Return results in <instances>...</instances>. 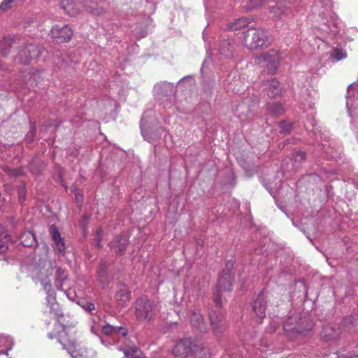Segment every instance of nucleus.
Segmentation results:
<instances>
[{
  "mask_svg": "<svg viewBox=\"0 0 358 358\" xmlns=\"http://www.w3.org/2000/svg\"><path fill=\"white\" fill-rule=\"evenodd\" d=\"M327 178L328 179H332L333 178H331V175H334V174H335V173H332V172H331V171H329V172H327Z\"/></svg>",
  "mask_w": 358,
  "mask_h": 358,
  "instance_id": "50",
  "label": "nucleus"
},
{
  "mask_svg": "<svg viewBox=\"0 0 358 358\" xmlns=\"http://www.w3.org/2000/svg\"><path fill=\"white\" fill-rule=\"evenodd\" d=\"M20 241L21 243L24 247H32L34 246L36 241L35 236L34 234L31 231H25L21 236H20Z\"/></svg>",
  "mask_w": 358,
  "mask_h": 358,
  "instance_id": "32",
  "label": "nucleus"
},
{
  "mask_svg": "<svg viewBox=\"0 0 358 358\" xmlns=\"http://www.w3.org/2000/svg\"><path fill=\"white\" fill-rule=\"evenodd\" d=\"M229 89L232 90V91H234L236 93L240 92V90L238 89L236 90L235 87H229Z\"/></svg>",
  "mask_w": 358,
  "mask_h": 358,
  "instance_id": "52",
  "label": "nucleus"
},
{
  "mask_svg": "<svg viewBox=\"0 0 358 358\" xmlns=\"http://www.w3.org/2000/svg\"><path fill=\"white\" fill-rule=\"evenodd\" d=\"M265 1L266 0H248L245 5L244 6V8L247 10H252L259 6H262L265 3Z\"/></svg>",
  "mask_w": 358,
  "mask_h": 358,
  "instance_id": "38",
  "label": "nucleus"
},
{
  "mask_svg": "<svg viewBox=\"0 0 358 358\" xmlns=\"http://www.w3.org/2000/svg\"><path fill=\"white\" fill-rule=\"evenodd\" d=\"M279 127L280 129V132L288 134L292 130V124L289 122L282 121L279 123Z\"/></svg>",
  "mask_w": 358,
  "mask_h": 358,
  "instance_id": "42",
  "label": "nucleus"
},
{
  "mask_svg": "<svg viewBox=\"0 0 358 358\" xmlns=\"http://www.w3.org/2000/svg\"><path fill=\"white\" fill-rule=\"evenodd\" d=\"M311 125H312L313 127H315V122H314V121H313V120L311 122Z\"/></svg>",
  "mask_w": 358,
  "mask_h": 358,
  "instance_id": "54",
  "label": "nucleus"
},
{
  "mask_svg": "<svg viewBox=\"0 0 358 358\" xmlns=\"http://www.w3.org/2000/svg\"><path fill=\"white\" fill-rule=\"evenodd\" d=\"M102 229L99 228L96 231V237L94 241L97 247H101Z\"/></svg>",
  "mask_w": 358,
  "mask_h": 358,
  "instance_id": "47",
  "label": "nucleus"
},
{
  "mask_svg": "<svg viewBox=\"0 0 358 358\" xmlns=\"http://www.w3.org/2000/svg\"><path fill=\"white\" fill-rule=\"evenodd\" d=\"M340 334L339 327L336 324H328L324 327L321 332L322 338L327 342L336 340Z\"/></svg>",
  "mask_w": 358,
  "mask_h": 358,
  "instance_id": "20",
  "label": "nucleus"
},
{
  "mask_svg": "<svg viewBox=\"0 0 358 358\" xmlns=\"http://www.w3.org/2000/svg\"><path fill=\"white\" fill-rule=\"evenodd\" d=\"M242 37L244 45L249 50L264 48L271 43L267 31L261 28H248Z\"/></svg>",
  "mask_w": 358,
  "mask_h": 358,
  "instance_id": "3",
  "label": "nucleus"
},
{
  "mask_svg": "<svg viewBox=\"0 0 358 358\" xmlns=\"http://www.w3.org/2000/svg\"><path fill=\"white\" fill-rule=\"evenodd\" d=\"M306 159V153L301 150H294L292 154L291 159L294 161L295 164H300Z\"/></svg>",
  "mask_w": 358,
  "mask_h": 358,
  "instance_id": "40",
  "label": "nucleus"
},
{
  "mask_svg": "<svg viewBox=\"0 0 358 358\" xmlns=\"http://www.w3.org/2000/svg\"><path fill=\"white\" fill-rule=\"evenodd\" d=\"M15 0H3L0 4L1 10H6Z\"/></svg>",
  "mask_w": 358,
  "mask_h": 358,
  "instance_id": "45",
  "label": "nucleus"
},
{
  "mask_svg": "<svg viewBox=\"0 0 358 358\" xmlns=\"http://www.w3.org/2000/svg\"><path fill=\"white\" fill-rule=\"evenodd\" d=\"M281 59V54L279 51L271 50L257 57V62L264 67L268 73L274 74L277 72Z\"/></svg>",
  "mask_w": 358,
  "mask_h": 358,
  "instance_id": "7",
  "label": "nucleus"
},
{
  "mask_svg": "<svg viewBox=\"0 0 358 358\" xmlns=\"http://www.w3.org/2000/svg\"><path fill=\"white\" fill-rule=\"evenodd\" d=\"M154 302L146 296H141L136 301L135 315L139 321H148L153 315Z\"/></svg>",
  "mask_w": 358,
  "mask_h": 358,
  "instance_id": "9",
  "label": "nucleus"
},
{
  "mask_svg": "<svg viewBox=\"0 0 358 358\" xmlns=\"http://www.w3.org/2000/svg\"><path fill=\"white\" fill-rule=\"evenodd\" d=\"M296 8L294 3L285 0L280 1L270 7V13L276 18H280L282 15L291 17L294 16Z\"/></svg>",
  "mask_w": 358,
  "mask_h": 358,
  "instance_id": "11",
  "label": "nucleus"
},
{
  "mask_svg": "<svg viewBox=\"0 0 358 358\" xmlns=\"http://www.w3.org/2000/svg\"><path fill=\"white\" fill-rule=\"evenodd\" d=\"M76 303L90 314H92V313L96 310L95 305L92 302L87 301L83 299H78Z\"/></svg>",
  "mask_w": 358,
  "mask_h": 358,
  "instance_id": "36",
  "label": "nucleus"
},
{
  "mask_svg": "<svg viewBox=\"0 0 358 358\" xmlns=\"http://www.w3.org/2000/svg\"><path fill=\"white\" fill-rule=\"evenodd\" d=\"M48 336L50 339H52L55 337V336L52 333H48Z\"/></svg>",
  "mask_w": 358,
  "mask_h": 358,
  "instance_id": "51",
  "label": "nucleus"
},
{
  "mask_svg": "<svg viewBox=\"0 0 358 358\" xmlns=\"http://www.w3.org/2000/svg\"><path fill=\"white\" fill-rule=\"evenodd\" d=\"M151 113H152L151 111H145L143 114V116H142V118L141 120V134H142L143 138L145 141H148L149 143H150L152 144H155L157 142L158 137H157L155 136V137H152L151 135H150L148 131L145 129V124L148 122L147 117Z\"/></svg>",
  "mask_w": 358,
  "mask_h": 358,
  "instance_id": "25",
  "label": "nucleus"
},
{
  "mask_svg": "<svg viewBox=\"0 0 358 358\" xmlns=\"http://www.w3.org/2000/svg\"><path fill=\"white\" fill-rule=\"evenodd\" d=\"M100 329L101 332L110 336L108 340L99 337L101 343L105 346L115 345L122 342V341L128 335V330L124 327H117L110 324L101 325Z\"/></svg>",
  "mask_w": 358,
  "mask_h": 358,
  "instance_id": "6",
  "label": "nucleus"
},
{
  "mask_svg": "<svg viewBox=\"0 0 358 358\" xmlns=\"http://www.w3.org/2000/svg\"><path fill=\"white\" fill-rule=\"evenodd\" d=\"M316 101V98L313 95L308 94V98L305 99V102L302 103V108L306 110L308 108L313 109Z\"/></svg>",
  "mask_w": 358,
  "mask_h": 358,
  "instance_id": "41",
  "label": "nucleus"
},
{
  "mask_svg": "<svg viewBox=\"0 0 358 358\" xmlns=\"http://www.w3.org/2000/svg\"><path fill=\"white\" fill-rule=\"evenodd\" d=\"M129 242V237L125 235H120L117 236L115 240L110 243L111 249H113L117 255H122Z\"/></svg>",
  "mask_w": 358,
  "mask_h": 358,
  "instance_id": "22",
  "label": "nucleus"
},
{
  "mask_svg": "<svg viewBox=\"0 0 358 358\" xmlns=\"http://www.w3.org/2000/svg\"><path fill=\"white\" fill-rule=\"evenodd\" d=\"M131 293L126 287L120 289L115 294V299L120 306H124L130 299Z\"/></svg>",
  "mask_w": 358,
  "mask_h": 358,
  "instance_id": "33",
  "label": "nucleus"
},
{
  "mask_svg": "<svg viewBox=\"0 0 358 358\" xmlns=\"http://www.w3.org/2000/svg\"><path fill=\"white\" fill-rule=\"evenodd\" d=\"M264 85V90L268 96L275 98L281 94L282 86L275 78L267 80Z\"/></svg>",
  "mask_w": 358,
  "mask_h": 358,
  "instance_id": "21",
  "label": "nucleus"
},
{
  "mask_svg": "<svg viewBox=\"0 0 358 358\" xmlns=\"http://www.w3.org/2000/svg\"><path fill=\"white\" fill-rule=\"evenodd\" d=\"M65 294L70 301H75L76 303L78 301L76 299L78 298V295L73 288L68 289L65 291Z\"/></svg>",
  "mask_w": 358,
  "mask_h": 358,
  "instance_id": "43",
  "label": "nucleus"
},
{
  "mask_svg": "<svg viewBox=\"0 0 358 358\" xmlns=\"http://www.w3.org/2000/svg\"><path fill=\"white\" fill-rule=\"evenodd\" d=\"M43 51V48L40 45L29 43L20 50L15 60L20 64H28L31 60L38 59Z\"/></svg>",
  "mask_w": 358,
  "mask_h": 358,
  "instance_id": "8",
  "label": "nucleus"
},
{
  "mask_svg": "<svg viewBox=\"0 0 358 358\" xmlns=\"http://www.w3.org/2000/svg\"><path fill=\"white\" fill-rule=\"evenodd\" d=\"M37 78H39V73L38 72L29 71L24 76V81L25 86L27 88L33 87Z\"/></svg>",
  "mask_w": 358,
  "mask_h": 358,
  "instance_id": "35",
  "label": "nucleus"
},
{
  "mask_svg": "<svg viewBox=\"0 0 358 358\" xmlns=\"http://www.w3.org/2000/svg\"><path fill=\"white\" fill-rule=\"evenodd\" d=\"M192 346L189 339H181L175 344L172 352L176 357H185L191 354Z\"/></svg>",
  "mask_w": 358,
  "mask_h": 358,
  "instance_id": "17",
  "label": "nucleus"
},
{
  "mask_svg": "<svg viewBox=\"0 0 358 358\" xmlns=\"http://www.w3.org/2000/svg\"><path fill=\"white\" fill-rule=\"evenodd\" d=\"M29 270L32 278L39 281L43 286L46 294V303L49 308V313L53 317H58L60 315V310L56 301L55 289L51 285V277L55 273V286L60 289L67 278V271L61 267L56 268L52 262L45 258L35 259L29 266Z\"/></svg>",
  "mask_w": 358,
  "mask_h": 358,
  "instance_id": "1",
  "label": "nucleus"
},
{
  "mask_svg": "<svg viewBox=\"0 0 358 358\" xmlns=\"http://www.w3.org/2000/svg\"><path fill=\"white\" fill-rule=\"evenodd\" d=\"M13 338L7 335L0 334V356L8 358V352L13 348Z\"/></svg>",
  "mask_w": 358,
  "mask_h": 358,
  "instance_id": "24",
  "label": "nucleus"
},
{
  "mask_svg": "<svg viewBox=\"0 0 358 358\" xmlns=\"http://www.w3.org/2000/svg\"><path fill=\"white\" fill-rule=\"evenodd\" d=\"M266 189L269 192V193L275 198L277 196L280 195V187L282 186V184L278 185L275 183L274 185L273 184H265L264 185Z\"/></svg>",
  "mask_w": 358,
  "mask_h": 358,
  "instance_id": "39",
  "label": "nucleus"
},
{
  "mask_svg": "<svg viewBox=\"0 0 358 358\" xmlns=\"http://www.w3.org/2000/svg\"><path fill=\"white\" fill-rule=\"evenodd\" d=\"M252 307L257 322H262L266 316V301L264 292H261L252 302Z\"/></svg>",
  "mask_w": 358,
  "mask_h": 358,
  "instance_id": "16",
  "label": "nucleus"
},
{
  "mask_svg": "<svg viewBox=\"0 0 358 358\" xmlns=\"http://www.w3.org/2000/svg\"><path fill=\"white\" fill-rule=\"evenodd\" d=\"M313 328L312 322L308 317L298 318V316H292L283 322V329L287 336L292 338L296 334H306Z\"/></svg>",
  "mask_w": 358,
  "mask_h": 358,
  "instance_id": "4",
  "label": "nucleus"
},
{
  "mask_svg": "<svg viewBox=\"0 0 358 358\" xmlns=\"http://www.w3.org/2000/svg\"><path fill=\"white\" fill-rule=\"evenodd\" d=\"M15 43L14 39L11 37H5L0 41V50L1 54L6 57L10 51V48Z\"/></svg>",
  "mask_w": 358,
  "mask_h": 358,
  "instance_id": "30",
  "label": "nucleus"
},
{
  "mask_svg": "<svg viewBox=\"0 0 358 358\" xmlns=\"http://www.w3.org/2000/svg\"><path fill=\"white\" fill-rule=\"evenodd\" d=\"M191 355L195 358H210V352L208 348L204 344H194Z\"/></svg>",
  "mask_w": 358,
  "mask_h": 358,
  "instance_id": "26",
  "label": "nucleus"
},
{
  "mask_svg": "<svg viewBox=\"0 0 358 358\" xmlns=\"http://www.w3.org/2000/svg\"><path fill=\"white\" fill-rule=\"evenodd\" d=\"M50 235L53 241V248L57 254L62 256L66 252V245L64 238L61 237V234L55 224H52L49 229Z\"/></svg>",
  "mask_w": 358,
  "mask_h": 358,
  "instance_id": "15",
  "label": "nucleus"
},
{
  "mask_svg": "<svg viewBox=\"0 0 358 358\" xmlns=\"http://www.w3.org/2000/svg\"><path fill=\"white\" fill-rule=\"evenodd\" d=\"M331 0H316L315 4L313 6L310 16L313 21V27L325 33L331 32L334 34L338 33V29L335 22L329 20V6Z\"/></svg>",
  "mask_w": 358,
  "mask_h": 358,
  "instance_id": "2",
  "label": "nucleus"
},
{
  "mask_svg": "<svg viewBox=\"0 0 358 358\" xmlns=\"http://www.w3.org/2000/svg\"><path fill=\"white\" fill-rule=\"evenodd\" d=\"M101 317L99 314H98V311L96 310L95 312L92 313V314H90V330L91 332L94 334L98 335L99 332L100 331L101 328Z\"/></svg>",
  "mask_w": 358,
  "mask_h": 358,
  "instance_id": "28",
  "label": "nucleus"
},
{
  "mask_svg": "<svg viewBox=\"0 0 358 358\" xmlns=\"http://www.w3.org/2000/svg\"><path fill=\"white\" fill-rule=\"evenodd\" d=\"M9 236L6 235L4 240H0V253L4 252L7 250L8 245Z\"/></svg>",
  "mask_w": 358,
  "mask_h": 358,
  "instance_id": "44",
  "label": "nucleus"
},
{
  "mask_svg": "<svg viewBox=\"0 0 358 358\" xmlns=\"http://www.w3.org/2000/svg\"><path fill=\"white\" fill-rule=\"evenodd\" d=\"M209 319L213 332L220 334L224 329V314L220 311L212 310L209 314Z\"/></svg>",
  "mask_w": 358,
  "mask_h": 358,
  "instance_id": "18",
  "label": "nucleus"
},
{
  "mask_svg": "<svg viewBox=\"0 0 358 358\" xmlns=\"http://www.w3.org/2000/svg\"><path fill=\"white\" fill-rule=\"evenodd\" d=\"M235 44L231 39L227 38L220 41L217 49L220 58H229L234 55Z\"/></svg>",
  "mask_w": 358,
  "mask_h": 358,
  "instance_id": "19",
  "label": "nucleus"
},
{
  "mask_svg": "<svg viewBox=\"0 0 358 358\" xmlns=\"http://www.w3.org/2000/svg\"><path fill=\"white\" fill-rule=\"evenodd\" d=\"M51 36L54 41L57 43H62L69 41L73 35V31L69 25L62 27L56 24L51 29Z\"/></svg>",
  "mask_w": 358,
  "mask_h": 358,
  "instance_id": "13",
  "label": "nucleus"
},
{
  "mask_svg": "<svg viewBox=\"0 0 358 358\" xmlns=\"http://www.w3.org/2000/svg\"><path fill=\"white\" fill-rule=\"evenodd\" d=\"M58 341L62 345V348L66 350L71 358H87V349L78 344L75 341L62 338L60 336Z\"/></svg>",
  "mask_w": 358,
  "mask_h": 358,
  "instance_id": "10",
  "label": "nucleus"
},
{
  "mask_svg": "<svg viewBox=\"0 0 358 358\" xmlns=\"http://www.w3.org/2000/svg\"><path fill=\"white\" fill-rule=\"evenodd\" d=\"M211 59L207 58L206 59L202 64V66L201 68V73L202 76H204L206 74V69L208 68L211 65Z\"/></svg>",
  "mask_w": 358,
  "mask_h": 358,
  "instance_id": "46",
  "label": "nucleus"
},
{
  "mask_svg": "<svg viewBox=\"0 0 358 358\" xmlns=\"http://www.w3.org/2000/svg\"><path fill=\"white\" fill-rule=\"evenodd\" d=\"M153 92L155 97L159 100L169 98L175 94L176 87L173 83L162 82L154 86Z\"/></svg>",
  "mask_w": 358,
  "mask_h": 358,
  "instance_id": "14",
  "label": "nucleus"
},
{
  "mask_svg": "<svg viewBox=\"0 0 358 358\" xmlns=\"http://www.w3.org/2000/svg\"><path fill=\"white\" fill-rule=\"evenodd\" d=\"M116 348L123 351L126 358H141V350L129 339L128 335L117 345Z\"/></svg>",
  "mask_w": 358,
  "mask_h": 358,
  "instance_id": "12",
  "label": "nucleus"
},
{
  "mask_svg": "<svg viewBox=\"0 0 358 358\" xmlns=\"http://www.w3.org/2000/svg\"><path fill=\"white\" fill-rule=\"evenodd\" d=\"M268 110L271 115L279 116L284 113L285 109L282 104L274 102L268 105Z\"/></svg>",
  "mask_w": 358,
  "mask_h": 358,
  "instance_id": "37",
  "label": "nucleus"
},
{
  "mask_svg": "<svg viewBox=\"0 0 358 358\" xmlns=\"http://www.w3.org/2000/svg\"><path fill=\"white\" fill-rule=\"evenodd\" d=\"M233 263L228 262L226 264V268L224 269L220 275L217 284L213 292V301L217 306L222 303L221 296L222 292H230L232 289V278L231 268H233Z\"/></svg>",
  "mask_w": 358,
  "mask_h": 358,
  "instance_id": "5",
  "label": "nucleus"
},
{
  "mask_svg": "<svg viewBox=\"0 0 358 358\" xmlns=\"http://www.w3.org/2000/svg\"><path fill=\"white\" fill-rule=\"evenodd\" d=\"M329 56L332 61L339 62L347 57V52L343 48L336 46L330 50Z\"/></svg>",
  "mask_w": 358,
  "mask_h": 358,
  "instance_id": "29",
  "label": "nucleus"
},
{
  "mask_svg": "<svg viewBox=\"0 0 358 358\" xmlns=\"http://www.w3.org/2000/svg\"><path fill=\"white\" fill-rule=\"evenodd\" d=\"M318 150L322 152L328 159H336L337 157V153L334 151V148L331 147V143L327 145L324 143H322L320 145H318Z\"/></svg>",
  "mask_w": 358,
  "mask_h": 358,
  "instance_id": "31",
  "label": "nucleus"
},
{
  "mask_svg": "<svg viewBox=\"0 0 358 358\" xmlns=\"http://www.w3.org/2000/svg\"><path fill=\"white\" fill-rule=\"evenodd\" d=\"M19 200L20 203H22L25 200V189L24 187H22L18 190Z\"/></svg>",
  "mask_w": 358,
  "mask_h": 358,
  "instance_id": "48",
  "label": "nucleus"
},
{
  "mask_svg": "<svg viewBox=\"0 0 358 358\" xmlns=\"http://www.w3.org/2000/svg\"><path fill=\"white\" fill-rule=\"evenodd\" d=\"M189 320L192 327L200 331L206 330L203 315L197 310H192L189 314Z\"/></svg>",
  "mask_w": 358,
  "mask_h": 358,
  "instance_id": "23",
  "label": "nucleus"
},
{
  "mask_svg": "<svg viewBox=\"0 0 358 358\" xmlns=\"http://www.w3.org/2000/svg\"><path fill=\"white\" fill-rule=\"evenodd\" d=\"M75 197H76V199L77 202H81L82 201L83 196L81 194H80L79 193L75 192Z\"/></svg>",
  "mask_w": 358,
  "mask_h": 358,
  "instance_id": "49",
  "label": "nucleus"
},
{
  "mask_svg": "<svg viewBox=\"0 0 358 358\" xmlns=\"http://www.w3.org/2000/svg\"><path fill=\"white\" fill-rule=\"evenodd\" d=\"M61 8L70 16H76L80 11L79 6L73 0H62Z\"/></svg>",
  "mask_w": 358,
  "mask_h": 358,
  "instance_id": "27",
  "label": "nucleus"
},
{
  "mask_svg": "<svg viewBox=\"0 0 358 358\" xmlns=\"http://www.w3.org/2000/svg\"><path fill=\"white\" fill-rule=\"evenodd\" d=\"M249 24V20L246 17H241L235 20L234 22L228 24L229 29L232 31L238 30L242 27L247 26Z\"/></svg>",
  "mask_w": 358,
  "mask_h": 358,
  "instance_id": "34",
  "label": "nucleus"
},
{
  "mask_svg": "<svg viewBox=\"0 0 358 358\" xmlns=\"http://www.w3.org/2000/svg\"><path fill=\"white\" fill-rule=\"evenodd\" d=\"M191 78V77H190V76L184 77V78L181 79V80L179 81V83H180H180H182L185 80V78Z\"/></svg>",
  "mask_w": 358,
  "mask_h": 358,
  "instance_id": "53",
  "label": "nucleus"
}]
</instances>
